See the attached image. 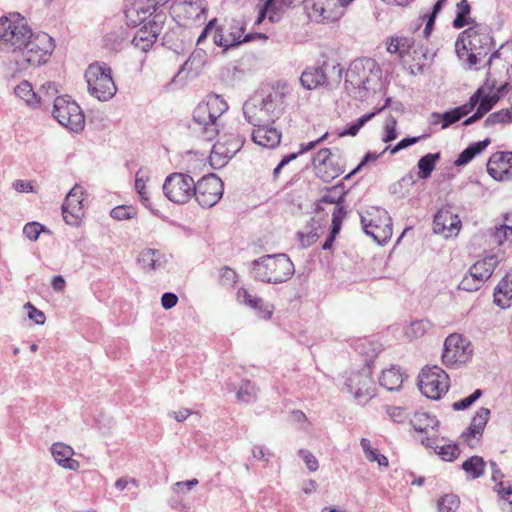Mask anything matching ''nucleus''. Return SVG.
Returning a JSON list of instances; mask_svg holds the SVG:
<instances>
[{
	"instance_id": "ea45409f",
	"label": "nucleus",
	"mask_w": 512,
	"mask_h": 512,
	"mask_svg": "<svg viewBox=\"0 0 512 512\" xmlns=\"http://www.w3.org/2000/svg\"><path fill=\"white\" fill-rule=\"evenodd\" d=\"M391 101V98H387L385 105L381 108H379L377 111L372 113H367L358 118L356 121L352 122L348 125V127L339 133L340 137L343 136H356L359 130L367 123L369 122L377 113L381 112L385 107L389 105Z\"/></svg>"
},
{
	"instance_id": "c756f323",
	"label": "nucleus",
	"mask_w": 512,
	"mask_h": 512,
	"mask_svg": "<svg viewBox=\"0 0 512 512\" xmlns=\"http://www.w3.org/2000/svg\"><path fill=\"white\" fill-rule=\"evenodd\" d=\"M251 136L257 145L266 148H275L281 141V132L271 124L254 128Z\"/></svg>"
},
{
	"instance_id": "e2e57ef3",
	"label": "nucleus",
	"mask_w": 512,
	"mask_h": 512,
	"mask_svg": "<svg viewBox=\"0 0 512 512\" xmlns=\"http://www.w3.org/2000/svg\"><path fill=\"white\" fill-rule=\"evenodd\" d=\"M58 93L57 85L55 82L46 81L41 84L39 92L37 94H41L42 96V104H44L46 101L53 98Z\"/></svg>"
},
{
	"instance_id": "412c9836",
	"label": "nucleus",
	"mask_w": 512,
	"mask_h": 512,
	"mask_svg": "<svg viewBox=\"0 0 512 512\" xmlns=\"http://www.w3.org/2000/svg\"><path fill=\"white\" fill-rule=\"evenodd\" d=\"M489 417L490 410L488 408L481 407L479 410H477L476 414L471 420L469 427L461 434V441L468 445L470 448L477 447L482 438L483 431L486 427Z\"/></svg>"
},
{
	"instance_id": "7ed1b4c3",
	"label": "nucleus",
	"mask_w": 512,
	"mask_h": 512,
	"mask_svg": "<svg viewBox=\"0 0 512 512\" xmlns=\"http://www.w3.org/2000/svg\"><path fill=\"white\" fill-rule=\"evenodd\" d=\"M227 109L228 104L219 95H208L193 110L192 129L204 140H213L219 133L221 116Z\"/></svg>"
},
{
	"instance_id": "a211bd4d",
	"label": "nucleus",
	"mask_w": 512,
	"mask_h": 512,
	"mask_svg": "<svg viewBox=\"0 0 512 512\" xmlns=\"http://www.w3.org/2000/svg\"><path fill=\"white\" fill-rule=\"evenodd\" d=\"M165 19V13L155 14L153 19L144 23L142 28L136 32L131 40L132 44L139 50L147 52L161 33Z\"/></svg>"
},
{
	"instance_id": "bb28decb",
	"label": "nucleus",
	"mask_w": 512,
	"mask_h": 512,
	"mask_svg": "<svg viewBox=\"0 0 512 512\" xmlns=\"http://www.w3.org/2000/svg\"><path fill=\"white\" fill-rule=\"evenodd\" d=\"M475 101H476V96L472 99V101H468L466 104L461 105L456 108H453V109L446 111L442 114L438 113V112L432 113V115H431L433 118L432 123L437 124L438 122L441 121L442 122L441 128L442 129L448 128L449 126L458 122L463 117H465L470 112H472L473 109L475 108Z\"/></svg>"
},
{
	"instance_id": "2f4dec72",
	"label": "nucleus",
	"mask_w": 512,
	"mask_h": 512,
	"mask_svg": "<svg viewBox=\"0 0 512 512\" xmlns=\"http://www.w3.org/2000/svg\"><path fill=\"white\" fill-rule=\"evenodd\" d=\"M51 454L58 465L65 469L77 471L80 467V463L72 458L73 448L64 443H54L51 447Z\"/></svg>"
},
{
	"instance_id": "338daca9",
	"label": "nucleus",
	"mask_w": 512,
	"mask_h": 512,
	"mask_svg": "<svg viewBox=\"0 0 512 512\" xmlns=\"http://www.w3.org/2000/svg\"><path fill=\"white\" fill-rule=\"evenodd\" d=\"M426 138V135H421V136H417V137H406V138H403L401 141H399L394 147H389L390 149V153L392 155L398 153L399 151L411 146V145H414L416 143H418L420 140Z\"/></svg>"
},
{
	"instance_id": "6e6d98bb",
	"label": "nucleus",
	"mask_w": 512,
	"mask_h": 512,
	"mask_svg": "<svg viewBox=\"0 0 512 512\" xmlns=\"http://www.w3.org/2000/svg\"><path fill=\"white\" fill-rule=\"evenodd\" d=\"M409 45L406 38H391L387 51L391 54H398L401 58L408 53Z\"/></svg>"
},
{
	"instance_id": "052dcab7",
	"label": "nucleus",
	"mask_w": 512,
	"mask_h": 512,
	"mask_svg": "<svg viewBox=\"0 0 512 512\" xmlns=\"http://www.w3.org/2000/svg\"><path fill=\"white\" fill-rule=\"evenodd\" d=\"M397 121L394 117L390 116L386 119L384 124V133L382 136V141L385 143L391 142L395 140L398 136L396 130Z\"/></svg>"
},
{
	"instance_id": "bf43d9fd",
	"label": "nucleus",
	"mask_w": 512,
	"mask_h": 512,
	"mask_svg": "<svg viewBox=\"0 0 512 512\" xmlns=\"http://www.w3.org/2000/svg\"><path fill=\"white\" fill-rule=\"evenodd\" d=\"M483 392L481 389H476L471 395L456 401L452 404V408L455 411L466 410L472 406V404L482 396Z\"/></svg>"
},
{
	"instance_id": "ddd939ff",
	"label": "nucleus",
	"mask_w": 512,
	"mask_h": 512,
	"mask_svg": "<svg viewBox=\"0 0 512 512\" xmlns=\"http://www.w3.org/2000/svg\"><path fill=\"white\" fill-rule=\"evenodd\" d=\"M163 193L173 203L185 204L194 195L195 181L185 173H172L163 183Z\"/></svg>"
},
{
	"instance_id": "f704fd0d",
	"label": "nucleus",
	"mask_w": 512,
	"mask_h": 512,
	"mask_svg": "<svg viewBox=\"0 0 512 512\" xmlns=\"http://www.w3.org/2000/svg\"><path fill=\"white\" fill-rule=\"evenodd\" d=\"M404 378V373L401 372L400 367L391 366L382 371L379 383L388 391H396L402 387Z\"/></svg>"
},
{
	"instance_id": "f8f14e48",
	"label": "nucleus",
	"mask_w": 512,
	"mask_h": 512,
	"mask_svg": "<svg viewBox=\"0 0 512 512\" xmlns=\"http://www.w3.org/2000/svg\"><path fill=\"white\" fill-rule=\"evenodd\" d=\"M30 33L32 31L27 25L26 19L19 13H12L8 17L0 18V39L10 44L14 53L26 39H29Z\"/></svg>"
},
{
	"instance_id": "5fc2aeb1",
	"label": "nucleus",
	"mask_w": 512,
	"mask_h": 512,
	"mask_svg": "<svg viewBox=\"0 0 512 512\" xmlns=\"http://www.w3.org/2000/svg\"><path fill=\"white\" fill-rule=\"evenodd\" d=\"M482 285L483 283L478 281V279H476L475 277H473V274L468 270V272L460 281L458 288L466 292H475L479 290Z\"/></svg>"
},
{
	"instance_id": "a19ab883",
	"label": "nucleus",
	"mask_w": 512,
	"mask_h": 512,
	"mask_svg": "<svg viewBox=\"0 0 512 512\" xmlns=\"http://www.w3.org/2000/svg\"><path fill=\"white\" fill-rule=\"evenodd\" d=\"M440 153H428L422 156L417 163L419 169L418 176L421 179H427L431 176L436 163L440 160Z\"/></svg>"
},
{
	"instance_id": "393cba45",
	"label": "nucleus",
	"mask_w": 512,
	"mask_h": 512,
	"mask_svg": "<svg viewBox=\"0 0 512 512\" xmlns=\"http://www.w3.org/2000/svg\"><path fill=\"white\" fill-rule=\"evenodd\" d=\"M503 260L504 252L499 250L496 253L487 255L482 260L474 263L469 268V271L473 274V277L484 284V282L491 277L497 265Z\"/></svg>"
},
{
	"instance_id": "58836bf2",
	"label": "nucleus",
	"mask_w": 512,
	"mask_h": 512,
	"mask_svg": "<svg viewBox=\"0 0 512 512\" xmlns=\"http://www.w3.org/2000/svg\"><path fill=\"white\" fill-rule=\"evenodd\" d=\"M490 139L486 138L483 141L475 142L470 144L464 149L455 161L456 166H463L468 164L476 155L480 154L488 145Z\"/></svg>"
},
{
	"instance_id": "423d86ee",
	"label": "nucleus",
	"mask_w": 512,
	"mask_h": 512,
	"mask_svg": "<svg viewBox=\"0 0 512 512\" xmlns=\"http://www.w3.org/2000/svg\"><path fill=\"white\" fill-rule=\"evenodd\" d=\"M28 38L15 52L16 63L21 67L46 63L54 49L53 39L44 32H32Z\"/></svg>"
},
{
	"instance_id": "69168bd1",
	"label": "nucleus",
	"mask_w": 512,
	"mask_h": 512,
	"mask_svg": "<svg viewBox=\"0 0 512 512\" xmlns=\"http://www.w3.org/2000/svg\"><path fill=\"white\" fill-rule=\"evenodd\" d=\"M45 230V227L37 222L27 223L23 228V234L31 241L38 239L40 233Z\"/></svg>"
},
{
	"instance_id": "cd10ccee",
	"label": "nucleus",
	"mask_w": 512,
	"mask_h": 512,
	"mask_svg": "<svg viewBox=\"0 0 512 512\" xmlns=\"http://www.w3.org/2000/svg\"><path fill=\"white\" fill-rule=\"evenodd\" d=\"M243 114L245 119L253 125L254 128H260L275 122L258 103V98L250 99L244 103Z\"/></svg>"
},
{
	"instance_id": "4468645a",
	"label": "nucleus",
	"mask_w": 512,
	"mask_h": 512,
	"mask_svg": "<svg viewBox=\"0 0 512 512\" xmlns=\"http://www.w3.org/2000/svg\"><path fill=\"white\" fill-rule=\"evenodd\" d=\"M472 355V346L468 339L460 334L449 335L442 353V362L447 367L465 364Z\"/></svg>"
},
{
	"instance_id": "f257e3e1",
	"label": "nucleus",
	"mask_w": 512,
	"mask_h": 512,
	"mask_svg": "<svg viewBox=\"0 0 512 512\" xmlns=\"http://www.w3.org/2000/svg\"><path fill=\"white\" fill-rule=\"evenodd\" d=\"M456 53L466 69L481 63L493 48V39L489 30L474 25L464 30L456 40Z\"/></svg>"
},
{
	"instance_id": "4d7b16f0",
	"label": "nucleus",
	"mask_w": 512,
	"mask_h": 512,
	"mask_svg": "<svg viewBox=\"0 0 512 512\" xmlns=\"http://www.w3.org/2000/svg\"><path fill=\"white\" fill-rule=\"evenodd\" d=\"M435 452L441 456V458L445 461H452L460 453V450L456 444H443L438 445L437 450Z\"/></svg>"
},
{
	"instance_id": "6ab92c4d",
	"label": "nucleus",
	"mask_w": 512,
	"mask_h": 512,
	"mask_svg": "<svg viewBox=\"0 0 512 512\" xmlns=\"http://www.w3.org/2000/svg\"><path fill=\"white\" fill-rule=\"evenodd\" d=\"M169 0H146V3L138 2L125 9V16L129 25L142 24L148 18H154L155 14L163 13L159 10Z\"/></svg>"
},
{
	"instance_id": "9b49d317",
	"label": "nucleus",
	"mask_w": 512,
	"mask_h": 512,
	"mask_svg": "<svg viewBox=\"0 0 512 512\" xmlns=\"http://www.w3.org/2000/svg\"><path fill=\"white\" fill-rule=\"evenodd\" d=\"M30 33L32 31L27 25L26 19L19 13H12L8 17L0 18V39L10 44L14 53L26 39H29Z\"/></svg>"
},
{
	"instance_id": "aec40b11",
	"label": "nucleus",
	"mask_w": 512,
	"mask_h": 512,
	"mask_svg": "<svg viewBox=\"0 0 512 512\" xmlns=\"http://www.w3.org/2000/svg\"><path fill=\"white\" fill-rule=\"evenodd\" d=\"M83 188L76 184L66 195L62 205L64 221L71 226H77L83 216Z\"/></svg>"
},
{
	"instance_id": "a18cd8bd",
	"label": "nucleus",
	"mask_w": 512,
	"mask_h": 512,
	"mask_svg": "<svg viewBox=\"0 0 512 512\" xmlns=\"http://www.w3.org/2000/svg\"><path fill=\"white\" fill-rule=\"evenodd\" d=\"M277 0H262V4L259 5V14L255 24H260L268 15L271 22H277L279 20V14L276 7Z\"/></svg>"
},
{
	"instance_id": "72a5a7b5",
	"label": "nucleus",
	"mask_w": 512,
	"mask_h": 512,
	"mask_svg": "<svg viewBox=\"0 0 512 512\" xmlns=\"http://www.w3.org/2000/svg\"><path fill=\"white\" fill-rule=\"evenodd\" d=\"M494 302L501 308H509L512 305V270L496 286Z\"/></svg>"
},
{
	"instance_id": "de8ad7c7",
	"label": "nucleus",
	"mask_w": 512,
	"mask_h": 512,
	"mask_svg": "<svg viewBox=\"0 0 512 512\" xmlns=\"http://www.w3.org/2000/svg\"><path fill=\"white\" fill-rule=\"evenodd\" d=\"M431 328L432 324L427 319L413 321L405 329V335L410 339H417L424 336Z\"/></svg>"
},
{
	"instance_id": "774afa93",
	"label": "nucleus",
	"mask_w": 512,
	"mask_h": 512,
	"mask_svg": "<svg viewBox=\"0 0 512 512\" xmlns=\"http://www.w3.org/2000/svg\"><path fill=\"white\" fill-rule=\"evenodd\" d=\"M24 308L28 310V317L30 320H32L38 325H42L45 323V314L36 307H34L31 303H26L24 305Z\"/></svg>"
},
{
	"instance_id": "f03ea898",
	"label": "nucleus",
	"mask_w": 512,
	"mask_h": 512,
	"mask_svg": "<svg viewBox=\"0 0 512 512\" xmlns=\"http://www.w3.org/2000/svg\"><path fill=\"white\" fill-rule=\"evenodd\" d=\"M489 71L487 73V78L484 86L479 88L469 99H472L476 96L475 107H477L476 112L464 120L463 125L468 126L479 119H481L487 112H489L493 106L499 101V99L504 95V91L508 87V83H500L493 72V66L500 65L502 69L507 74L508 70L506 66L502 63L500 59L499 51H495L488 60Z\"/></svg>"
},
{
	"instance_id": "20e7f679",
	"label": "nucleus",
	"mask_w": 512,
	"mask_h": 512,
	"mask_svg": "<svg viewBox=\"0 0 512 512\" xmlns=\"http://www.w3.org/2000/svg\"><path fill=\"white\" fill-rule=\"evenodd\" d=\"M294 272V264L283 253L264 255L251 263L252 277L264 283L279 284L286 282Z\"/></svg>"
},
{
	"instance_id": "c9c22d12",
	"label": "nucleus",
	"mask_w": 512,
	"mask_h": 512,
	"mask_svg": "<svg viewBox=\"0 0 512 512\" xmlns=\"http://www.w3.org/2000/svg\"><path fill=\"white\" fill-rule=\"evenodd\" d=\"M302 86L308 90L314 89L327 83L324 66L306 69L300 77Z\"/></svg>"
},
{
	"instance_id": "2eb2a0df",
	"label": "nucleus",
	"mask_w": 512,
	"mask_h": 512,
	"mask_svg": "<svg viewBox=\"0 0 512 512\" xmlns=\"http://www.w3.org/2000/svg\"><path fill=\"white\" fill-rule=\"evenodd\" d=\"M345 386L359 403H367L375 395L370 367L365 366L360 371L351 372L346 378Z\"/></svg>"
},
{
	"instance_id": "5701e85b",
	"label": "nucleus",
	"mask_w": 512,
	"mask_h": 512,
	"mask_svg": "<svg viewBox=\"0 0 512 512\" xmlns=\"http://www.w3.org/2000/svg\"><path fill=\"white\" fill-rule=\"evenodd\" d=\"M289 87L285 82H278L276 89L269 93L267 96L258 98V103L262 108L269 114L272 120H276L280 117L283 110V98L288 93Z\"/></svg>"
},
{
	"instance_id": "6e6552de",
	"label": "nucleus",
	"mask_w": 512,
	"mask_h": 512,
	"mask_svg": "<svg viewBox=\"0 0 512 512\" xmlns=\"http://www.w3.org/2000/svg\"><path fill=\"white\" fill-rule=\"evenodd\" d=\"M364 232L378 244L386 243L392 236V220L388 212L380 207H369L361 215Z\"/></svg>"
},
{
	"instance_id": "473e14b6",
	"label": "nucleus",
	"mask_w": 512,
	"mask_h": 512,
	"mask_svg": "<svg viewBox=\"0 0 512 512\" xmlns=\"http://www.w3.org/2000/svg\"><path fill=\"white\" fill-rule=\"evenodd\" d=\"M237 301L240 304L246 305L256 311L264 319H269L272 315V309L268 305H264L263 299L251 295L246 289L241 288L236 294Z\"/></svg>"
},
{
	"instance_id": "0e129e2a",
	"label": "nucleus",
	"mask_w": 512,
	"mask_h": 512,
	"mask_svg": "<svg viewBox=\"0 0 512 512\" xmlns=\"http://www.w3.org/2000/svg\"><path fill=\"white\" fill-rule=\"evenodd\" d=\"M345 215H346V211L342 206L336 205L334 207V210L332 213V226H331V230H334V233L340 232L342 222H343Z\"/></svg>"
},
{
	"instance_id": "3c124183",
	"label": "nucleus",
	"mask_w": 512,
	"mask_h": 512,
	"mask_svg": "<svg viewBox=\"0 0 512 512\" xmlns=\"http://www.w3.org/2000/svg\"><path fill=\"white\" fill-rule=\"evenodd\" d=\"M459 505L460 500L454 494H446L437 501L438 512H456Z\"/></svg>"
},
{
	"instance_id": "0eeeda50",
	"label": "nucleus",
	"mask_w": 512,
	"mask_h": 512,
	"mask_svg": "<svg viewBox=\"0 0 512 512\" xmlns=\"http://www.w3.org/2000/svg\"><path fill=\"white\" fill-rule=\"evenodd\" d=\"M88 92L99 101L110 100L117 91L111 75V68L104 62H95L85 72Z\"/></svg>"
},
{
	"instance_id": "1a4fd4ad",
	"label": "nucleus",
	"mask_w": 512,
	"mask_h": 512,
	"mask_svg": "<svg viewBox=\"0 0 512 512\" xmlns=\"http://www.w3.org/2000/svg\"><path fill=\"white\" fill-rule=\"evenodd\" d=\"M52 114L59 124L73 132L84 128V114L80 106L68 96H57L54 99Z\"/></svg>"
},
{
	"instance_id": "79ce46f5",
	"label": "nucleus",
	"mask_w": 512,
	"mask_h": 512,
	"mask_svg": "<svg viewBox=\"0 0 512 512\" xmlns=\"http://www.w3.org/2000/svg\"><path fill=\"white\" fill-rule=\"evenodd\" d=\"M411 424L416 431L425 432L428 428L435 429L439 421L427 412H416L411 419Z\"/></svg>"
},
{
	"instance_id": "e433bc0d",
	"label": "nucleus",
	"mask_w": 512,
	"mask_h": 512,
	"mask_svg": "<svg viewBox=\"0 0 512 512\" xmlns=\"http://www.w3.org/2000/svg\"><path fill=\"white\" fill-rule=\"evenodd\" d=\"M15 94L22 99L28 106L37 107L42 105V96L33 90L32 85L28 81H22L15 87Z\"/></svg>"
},
{
	"instance_id": "dca6fc26",
	"label": "nucleus",
	"mask_w": 512,
	"mask_h": 512,
	"mask_svg": "<svg viewBox=\"0 0 512 512\" xmlns=\"http://www.w3.org/2000/svg\"><path fill=\"white\" fill-rule=\"evenodd\" d=\"M223 182L215 174L202 177L195 183L194 197L204 208L214 206L223 195Z\"/></svg>"
},
{
	"instance_id": "680f3d73",
	"label": "nucleus",
	"mask_w": 512,
	"mask_h": 512,
	"mask_svg": "<svg viewBox=\"0 0 512 512\" xmlns=\"http://www.w3.org/2000/svg\"><path fill=\"white\" fill-rule=\"evenodd\" d=\"M110 215L116 220H126L133 218L136 211L131 206H117L111 210Z\"/></svg>"
},
{
	"instance_id": "c85d7f7f",
	"label": "nucleus",
	"mask_w": 512,
	"mask_h": 512,
	"mask_svg": "<svg viewBox=\"0 0 512 512\" xmlns=\"http://www.w3.org/2000/svg\"><path fill=\"white\" fill-rule=\"evenodd\" d=\"M332 0H326L325 2H316L312 7V16L322 22H335L339 20L344 10L339 7L338 3L331 2Z\"/></svg>"
},
{
	"instance_id": "13d9d810",
	"label": "nucleus",
	"mask_w": 512,
	"mask_h": 512,
	"mask_svg": "<svg viewBox=\"0 0 512 512\" xmlns=\"http://www.w3.org/2000/svg\"><path fill=\"white\" fill-rule=\"evenodd\" d=\"M511 237L509 227H505L504 225L495 226L491 232V241L498 246L503 245L504 242Z\"/></svg>"
},
{
	"instance_id": "49530a36",
	"label": "nucleus",
	"mask_w": 512,
	"mask_h": 512,
	"mask_svg": "<svg viewBox=\"0 0 512 512\" xmlns=\"http://www.w3.org/2000/svg\"><path fill=\"white\" fill-rule=\"evenodd\" d=\"M320 225L314 219H312L311 223L306 226V231L298 232V239L303 248H307L311 246L318 238V228Z\"/></svg>"
},
{
	"instance_id": "a878e982",
	"label": "nucleus",
	"mask_w": 512,
	"mask_h": 512,
	"mask_svg": "<svg viewBox=\"0 0 512 512\" xmlns=\"http://www.w3.org/2000/svg\"><path fill=\"white\" fill-rule=\"evenodd\" d=\"M434 232L450 237L457 234L461 225L458 215L452 213L448 209L439 210L434 216Z\"/></svg>"
},
{
	"instance_id": "864d4df0",
	"label": "nucleus",
	"mask_w": 512,
	"mask_h": 512,
	"mask_svg": "<svg viewBox=\"0 0 512 512\" xmlns=\"http://www.w3.org/2000/svg\"><path fill=\"white\" fill-rule=\"evenodd\" d=\"M257 389L249 381H245L240 386L239 390L237 391V399L240 402L249 403L256 397Z\"/></svg>"
},
{
	"instance_id": "4c0bfd02",
	"label": "nucleus",
	"mask_w": 512,
	"mask_h": 512,
	"mask_svg": "<svg viewBox=\"0 0 512 512\" xmlns=\"http://www.w3.org/2000/svg\"><path fill=\"white\" fill-rule=\"evenodd\" d=\"M236 150H231L221 142H216L213 145L209 159L214 168L224 166L227 161L233 156Z\"/></svg>"
},
{
	"instance_id": "7c9ffc66",
	"label": "nucleus",
	"mask_w": 512,
	"mask_h": 512,
	"mask_svg": "<svg viewBox=\"0 0 512 512\" xmlns=\"http://www.w3.org/2000/svg\"><path fill=\"white\" fill-rule=\"evenodd\" d=\"M137 261L145 272H151L163 268L167 259L160 250L146 248L139 253Z\"/></svg>"
},
{
	"instance_id": "37998d69",
	"label": "nucleus",
	"mask_w": 512,
	"mask_h": 512,
	"mask_svg": "<svg viewBox=\"0 0 512 512\" xmlns=\"http://www.w3.org/2000/svg\"><path fill=\"white\" fill-rule=\"evenodd\" d=\"M486 462L480 456H471L462 464V469L471 479L479 478L485 471Z\"/></svg>"
},
{
	"instance_id": "c03bdc74",
	"label": "nucleus",
	"mask_w": 512,
	"mask_h": 512,
	"mask_svg": "<svg viewBox=\"0 0 512 512\" xmlns=\"http://www.w3.org/2000/svg\"><path fill=\"white\" fill-rule=\"evenodd\" d=\"M277 0H262V4L259 5V14L255 24H260L268 15L271 22H277L279 20V14L276 7Z\"/></svg>"
},
{
	"instance_id": "39448f33",
	"label": "nucleus",
	"mask_w": 512,
	"mask_h": 512,
	"mask_svg": "<svg viewBox=\"0 0 512 512\" xmlns=\"http://www.w3.org/2000/svg\"><path fill=\"white\" fill-rule=\"evenodd\" d=\"M381 73L382 71L374 59H356L346 72L345 82L356 90L355 97L364 98L369 90L378 84Z\"/></svg>"
},
{
	"instance_id": "9d476101",
	"label": "nucleus",
	"mask_w": 512,
	"mask_h": 512,
	"mask_svg": "<svg viewBox=\"0 0 512 512\" xmlns=\"http://www.w3.org/2000/svg\"><path fill=\"white\" fill-rule=\"evenodd\" d=\"M418 378L421 393L429 399L438 400L448 391L449 376L439 366L423 368Z\"/></svg>"
},
{
	"instance_id": "4be33fe9",
	"label": "nucleus",
	"mask_w": 512,
	"mask_h": 512,
	"mask_svg": "<svg viewBox=\"0 0 512 512\" xmlns=\"http://www.w3.org/2000/svg\"><path fill=\"white\" fill-rule=\"evenodd\" d=\"M487 172L497 181L512 180V152H495L487 163Z\"/></svg>"
},
{
	"instance_id": "603ef678",
	"label": "nucleus",
	"mask_w": 512,
	"mask_h": 512,
	"mask_svg": "<svg viewBox=\"0 0 512 512\" xmlns=\"http://www.w3.org/2000/svg\"><path fill=\"white\" fill-rule=\"evenodd\" d=\"M128 39V36L125 31L118 30L108 33L104 42L105 45L111 50H119L122 47V44Z\"/></svg>"
},
{
	"instance_id": "f3484780",
	"label": "nucleus",
	"mask_w": 512,
	"mask_h": 512,
	"mask_svg": "<svg viewBox=\"0 0 512 512\" xmlns=\"http://www.w3.org/2000/svg\"><path fill=\"white\" fill-rule=\"evenodd\" d=\"M245 31V23L240 19L226 20L224 24L215 29L213 42L222 47L224 51L241 44V37Z\"/></svg>"
},
{
	"instance_id": "8fccbe9b",
	"label": "nucleus",
	"mask_w": 512,
	"mask_h": 512,
	"mask_svg": "<svg viewBox=\"0 0 512 512\" xmlns=\"http://www.w3.org/2000/svg\"><path fill=\"white\" fill-rule=\"evenodd\" d=\"M149 179L147 171L144 169H139L135 176V189L140 196L142 203L145 206H148L149 198L147 196L146 182Z\"/></svg>"
},
{
	"instance_id": "09e8293b",
	"label": "nucleus",
	"mask_w": 512,
	"mask_h": 512,
	"mask_svg": "<svg viewBox=\"0 0 512 512\" xmlns=\"http://www.w3.org/2000/svg\"><path fill=\"white\" fill-rule=\"evenodd\" d=\"M471 7L467 0H461L457 4V14L455 19L453 20V27L460 29L468 24H470V21L468 19V16L470 14Z\"/></svg>"
},
{
	"instance_id": "b1692460",
	"label": "nucleus",
	"mask_w": 512,
	"mask_h": 512,
	"mask_svg": "<svg viewBox=\"0 0 512 512\" xmlns=\"http://www.w3.org/2000/svg\"><path fill=\"white\" fill-rule=\"evenodd\" d=\"M331 156L332 153L330 149L323 148L320 149L313 158V164L317 169V173L325 182H329L343 173L340 167L333 165Z\"/></svg>"
}]
</instances>
